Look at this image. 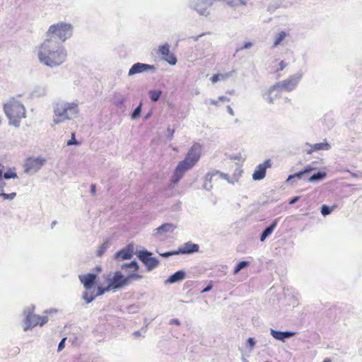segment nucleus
I'll use <instances>...</instances> for the list:
<instances>
[{
  "mask_svg": "<svg viewBox=\"0 0 362 362\" xmlns=\"http://www.w3.org/2000/svg\"><path fill=\"white\" fill-rule=\"evenodd\" d=\"M38 58L41 63L50 67L59 66L64 62L66 54L62 47L52 39H46L40 46Z\"/></svg>",
  "mask_w": 362,
  "mask_h": 362,
  "instance_id": "nucleus-1",
  "label": "nucleus"
},
{
  "mask_svg": "<svg viewBox=\"0 0 362 362\" xmlns=\"http://www.w3.org/2000/svg\"><path fill=\"white\" fill-rule=\"evenodd\" d=\"M123 267L132 269V272L127 274V276H124L121 272H115L113 277L110 279V283L105 288L98 286L97 291L98 296L103 295L105 291L121 288L129 285L133 281H138L142 278L141 275L137 274L139 265L135 261H132L129 264H124Z\"/></svg>",
  "mask_w": 362,
  "mask_h": 362,
  "instance_id": "nucleus-2",
  "label": "nucleus"
},
{
  "mask_svg": "<svg viewBox=\"0 0 362 362\" xmlns=\"http://www.w3.org/2000/svg\"><path fill=\"white\" fill-rule=\"evenodd\" d=\"M202 151V146L194 144L188 151L184 160L179 163L175 170L172 177L173 184H176L183 176L184 173L192 168L199 160Z\"/></svg>",
  "mask_w": 362,
  "mask_h": 362,
  "instance_id": "nucleus-3",
  "label": "nucleus"
},
{
  "mask_svg": "<svg viewBox=\"0 0 362 362\" xmlns=\"http://www.w3.org/2000/svg\"><path fill=\"white\" fill-rule=\"evenodd\" d=\"M54 112V122L59 124L76 116L78 112V105L75 103L59 102L56 104Z\"/></svg>",
  "mask_w": 362,
  "mask_h": 362,
  "instance_id": "nucleus-4",
  "label": "nucleus"
},
{
  "mask_svg": "<svg viewBox=\"0 0 362 362\" xmlns=\"http://www.w3.org/2000/svg\"><path fill=\"white\" fill-rule=\"evenodd\" d=\"M4 109L10 124L15 127H18L21 119L25 117L24 106L17 101H9L4 105Z\"/></svg>",
  "mask_w": 362,
  "mask_h": 362,
  "instance_id": "nucleus-5",
  "label": "nucleus"
},
{
  "mask_svg": "<svg viewBox=\"0 0 362 362\" xmlns=\"http://www.w3.org/2000/svg\"><path fill=\"white\" fill-rule=\"evenodd\" d=\"M72 34V26L70 24L60 23L51 25L47 32V39H52L54 42L57 37L62 42H64Z\"/></svg>",
  "mask_w": 362,
  "mask_h": 362,
  "instance_id": "nucleus-6",
  "label": "nucleus"
},
{
  "mask_svg": "<svg viewBox=\"0 0 362 362\" xmlns=\"http://www.w3.org/2000/svg\"><path fill=\"white\" fill-rule=\"evenodd\" d=\"M300 81V76H291L288 78L284 80L283 81L279 82L272 86L269 90V93L272 95V93H279L281 90L285 91H291L293 90L297 86ZM273 98L272 96L269 97V102L270 103H273Z\"/></svg>",
  "mask_w": 362,
  "mask_h": 362,
  "instance_id": "nucleus-7",
  "label": "nucleus"
},
{
  "mask_svg": "<svg viewBox=\"0 0 362 362\" xmlns=\"http://www.w3.org/2000/svg\"><path fill=\"white\" fill-rule=\"evenodd\" d=\"M199 247L197 244L192 243L191 242L185 243L183 245L180 247L177 251L168 252L160 255L163 257H169L171 255H179V254H192L197 252Z\"/></svg>",
  "mask_w": 362,
  "mask_h": 362,
  "instance_id": "nucleus-8",
  "label": "nucleus"
},
{
  "mask_svg": "<svg viewBox=\"0 0 362 362\" xmlns=\"http://www.w3.org/2000/svg\"><path fill=\"white\" fill-rule=\"evenodd\" d=\"M45 160L40 157L38 158H32L30 157L26 159L24 168L25 170L27 173L29 172H35L41 168V167L44 165Z\"/></svg>",
  "mask_w": 362,
  "mask_h": 362,
  "instance_id": "nucleus-9",
  "label": "nucleus"
},
{
  "mask_svg": "<svg viewBox=\"0 0 362 362\" xmlns=\"http://www.w3.org/2000/svg\"><path fill=\"white\" fill-rule=\"evenodd\" d=\"M47 322V317H42L40 315L29 314L27 315L25 319L26 327L25 330H27L28 328H31L35 327L37 325H43Z\"/></svg>",
  "mask_w": 362,
  "mask_h": 362,
  "instance_id": "nucleus-10",
  "label": "nucleus"
},
{
  "mask_svg": "<svg viewBox=\"0 0 362 362\" xmlns=\"http://www.w3.org/2000/svg\"><path fill=\"white\" fill-rule=\"evenodd\" d=\"M158 53L163 57V59L171 65H175L177 62L175 56L170 52V47L168 44L160 45L158 50Z\"/></svg>",
  "mask_w": 362,
  "mask_h": 362,
  "instance_id": "nucleus-11",
  "label": "nucleus"
},
{
  "mask_svg": "<svg viewBox=\"0 0 362 362\" xmlns=\"http://www.w3.org/2000/svg\"><path fill=\"white\" fill-rule=\"evenodd\" d=\"M272 166L270 160H266L263 163L259 164L252 174L255 180H262L266 175V170Z\"/></svg>",
  "mask_w": 362,
  "mask_h": 362,
  "instance_id": "nucleus-12",
  "label": "nucleus"
},
{
  "mask_svg": "<svg viewBox=\"0 0 362 362\" xmlns=\"http://www.w3.org/2000/svg\"><path fill=\"white\" fill-rule=\"evenodd\" d=\"M151 255V254L147 251H141L139 254L140 260L148 267L149 270L155 268L158 264V260Z\"/></svg>",
  "mask_w": 362,
  "mask_h": 362,
  "instance_id": "nucleus-13",
  "label": "nucleus"
},
{
  "mask_svg": "<svg viewBox=\"0 0 362 362\" xmlns=\"http://www.w3.org/2000/svg\"><path fill=\"white\" fill-rule=\"evenodd\" d=\"M155 66L153 65H149L142 63L134 64L129 71V75L132 76L136 74L145 72L147 71H154Z\"/></svg>",
  "mask_w": 362,
  "mask_h": 362,
  "instance_id": "nucleus-14",
  "label": "nucleus"
},
{
  "mask_svg": "<svg viewBox=\"0 0 362 362\" xmlns=\"http://www.w3.org/2000/svg\"><path fill=\"white\" fill-rule=\"evenodd\" d=\"M209 2L208 0H195L194 8L202 15H206L208 13V8Z\"/></svg>",
  "mask_w": 362,
  "mask_h": 362,
  "instance_id": "nucleus-15",
  "label": "nucleus"
},
{
  "mask_svg": "<svg viewBox=\"0 0 362 362\" xmlns=\"http://www.w3.org/2000/svg\"><path fill=\"white\" fill-rule=\"evenodd\" d=\"M79 279L84 287L88 290L90 289L96 279V275L93 274H88L83 276H80Z\"/></svg>",
  "mask_w": 362,
  "mask_h": 362,
  "instance_id": "nucleus-16",
  "label": "nucleus"
},
{
  "mask_svg": "<svg viewBox=\"0 0 362 362\" xmlns=\"http://www.w3.org/2000/svg\"><path fill=\"white\" fill-rule=\"evenodd\" d=\"M271 334L276 339H278L280 341H284V339L286 338L293 337L295 334V332H280V331H276V330L272 329Z\"/></svg>",
  "mask_w": 362,
  "mask_h": 362,
  "instance_id": "nucleus-17",
  "label": "nucleus"
},
{
  "mask_svg": "<svg viewBox=\"0 0 362 362\" xmlns=\"http://www.w3.org/2000/svg\"><path fill=\"white\" fill-rule=\"evenodd\" d=\"M310 148L307 150L308 154H311L315 151H318L321 150H329L330 148V145L327 142H322L315 144L314 145H310Z\"/></svg>",
  "mask_w": 362,
  "mask_h": 362,
  "instance_id": "nucleus-18",
  "label": "nucleus"
},
{
  "mask_svg": "<svg viewBox=\"0 0 362 362\" xmlns=\"http://www.w3.org/2000/svg\"><path fill=\"white\" fill-rule=\"evenodd\" d=\"M185 274L183 271H177L168 278V282L173 284L176 281L182 280L185 278Z\"/></svg>",
  "mask_w": 362,
  "mask_h": 362,
  "instance_id": "nucleus-19",
  "label": "nucleus"
},
{
  "mask_svg": "<svg viewBox=\"0 0 362 362\" xmlns=\"http://www.w3.org/2000/svg\"><path fill=\"white\" fill-rule=\"evenodd\" d=\"M313 170V168L308 166L305 170H302V171H300L299 173H295L293 175H289L288 179H287V181L290 182V181H291L294 178L301 179L304 174L310 173Z\"/></svg>",
  "mask_w": 362,
  "mask_h": 362,
  "instance_id": "nucleus-20",
  "label": "nucleus"
},
{
  "mask_svg": "<svg viewBox=\"0 0 362 362\" xmlns=\"http://www.w3.org/2000/svg\"><path fill=\"white\" fill-rule=\"evenodd\" d=\"M230 73H224V74H216L213 75L211 78V81L212 83H216L219 81H224L230 76Z\"/></svg>",
  "mask_w": 362,
  "mask_h": 362,
  "instance_id": "nucleus-21",
  "label": "nucleus"
},
{
  "mask_svg": "<svg viewBox=\"0 0 362 362\" xmlns=\"http://www.w3.org/2000/svg\"><path fill=\"white\" fill-rule=\"evenodd\" d=\"M276 226V221H275L270 226L267 227L262 233L260 240L264 241L267 236H269L274 230Z\"/></svg>",
  "mask_w": 362,
  "mask_h": 362,
  "instance_id": "nucleus-22",
  "label": "nucleus"
},
{
  "mask_svg": "<svg viewBox=\"0 0 362 362\" xmlns=\"http://www.w3.org/2000/svg\"><path fill=\"white\" fill-rule=\"evenodd\" d=\"M132 257V253L128 250H121L116 254V258L120 260L129 259Z\"/></svg>",
  "mask_w": 362,
  "mask_h": 362,
  "instance_id": "nucleus-23",
  "label": "nucleus"
},
{
  "mask_svg": "<svg viewBox=\"0 0 362 362\" xmlns=\"http://www.w3.org/2000/svg\"><path fill=\"white\" fill-rule=\"evenodd\" d=\"M287 33L284 31H281L278 33L275 37L273 47H277L281 43V42L286 37Z\"/></svg>",
  "mask_w": 362,
  "mask_h": 362,
  "instance_id": "nucleus-24",
  "label": "nucleus"
},
{
  "mask_svg": "<svg viewBox=\"0 0 362 362\" xmlns=\"http://www.w3.org/2000/svg\"><path fill=\"white\" fill-rule=\"evenodd\" d=\"M161 93H162L161 90H151L148 92L149 97H150L151 100L153 102H156L159 99Z\"/></svg>",
  "mask_w": 362,
  "mask_h": 362,
  "instance_id": "nucleus-25",
  "label": "nucleus"
},
{
  "mask_svg": "<svg viewBox=\"0 0 362 362\" xmlns=\"http://www.w3.org/2000/svg\"><path fill=\"white\" fill-rule=\"evenodd\" d=\"M326 175L327 174L325 173H324V172H318L317 173L314 174L313 175H312L308 179V180L310 182H315L316 180H319L323 179L324 177H326Z\"/></svg>",
  "mask_w": 362,
  "mask_h": 362,
  "instance_id": "nucleus-26",
  "label": "nucleus"
},
{
  "mask_svg": "<svg viewBox=\"0 0 362 362\" xmlns=\"http://www.w3.org/2000/svg\"><path fill=\"white\" fill-rule=\"evenodd\" d=\"M249 264V262L247 261H241L234 268L233 273L238 274L242 269L247 267Z\"/></svg>",
  "mask_w": 362,
  "mask_h": 362,
  "instance_id": "nucleus-27",
  "label": "nucleus"
},
{
  "mask_svg": "<svg viewBox=\"0 0 362 362\" xmlns=\"http://www.w3.org/2000/svg\"><path fill=\"white\" fill-rule=\"evenodd\" d=\"M174 228V226L171 223H165L163 224L161 226L158 228V230L159 231H169L173 230Z\"/></svg>",
  "mask_w": 362,
  "mask_h": 362,
  "instance_id": "nucleus-28",
  "label": "nucleus"
},
{
  "mask_svg": "<svg viewBox=\"0 0 362 362\" xmlns=\"http://www.w3.org/2000/svg\"><path fill=\"white\" fill-rule=\"evenodd\" d=\"M331 211H332V209H330L327 205H322V206L321 207V213L325 216L331 213Z\"/></svg>",
  "mask_w": 362,
  "mask_h": 362,
  "instance_id": "nucleus-29",
  "label": "nucleus"
},
{
  "mask_svg": "<svg viewBox=\"0 0 362 362\" xmlns=\"http://www.w3.org/2000/svg\"><path fill=\"white\" fill-rule=\"evenodd\" d=\"M4 177L5 179H11L17 177V174L13 171H8L4 174Z\"/></svg>",
  "mask_w": 362,
  "mask_h": 362,
  "instance_id": "nucleus-30",
  "label": "nucleus"
},
{
  "mask_svg": "<svg viewBox=\"0 0 362 362\" xmlns=\"http://www.w3.org/2000/svg\"><path fill=\"white\" fill-rule=\"evenodd\" d=\"M78 144L75 139V133H72L71 139L67 141V146L78 145Z\"/></svg>",
  "mask_w": 362,
  "mask_h": 362,
  "instance_id": "nucleus-31",
  "label": "nucleus"
},
{
  "mask_svg": "<svg viewBox=\"0 0 362 362\" xmlns=\"http://www.w3.org/2000/svg\"><path fill=\"white\" fill-rule=\"evenodd\" d=\"M141 105L140 104L133 112L132 115V119L136 118L141 113Z\"/></svg>",
  "mask_w": 362,
  "mask_h": 362,
  "instance_id": "nucleus-32",
  "label": "nucleus"
},
{
  "mask_svg": "<svg viewBox=\"0 0 362 362\" xmlns=\"http://www.w3.org/2000/svg\"><path fill=\"white\" fill-rule=\"evenodd\" d=\"M1 196H2L4 199H13L16 196V192H12L10 194L2 193V194H1Z\"/></svg>",
  "mask_w": 362,
  "mask_h": 362,
  "instance_id": "nucleus-33",
  "label": "nucleus"
},
{
  "mask_svg": "<svg viewBox=\"0 0 362 362\" xmlns=\"http://www.w3.org/2000/svg\"><path fill=\"white\" fill-rule=\"evenodd\" d=\"M287 66V64L284 61H281L279 63V67L274 69L275 72H279L280 71H282L286 66Z\"/></svg>",
  "mask_w": 362,
  "mask_h": 362,
  "instance_id": "nucleus-34",
  "label": "nucleus"
},
{
  "mask_svg": "<svg viewBox=\"0 0 362 362\" xmlns=\"http://www.w3.org/2000/svg\"><path fill=\"white\" fill-rule=\"evenodd\" d=\"M95 296H98L97 293L94 296L93 295H88V293L86 292L84 294V298L87 301V303L91 302Z\"/></svg>",
  "mask_w": 362,
  "mask_h": 362,
  "instance_id": "nucleus-35",
  "label": "nucleus"
},
{
  "mask_svg": "<svg viewBox=\"0 0 362 362\" xmlns=\"http://www.w3.org/2000/svg\"><path fill=\"white\" fill-rule=\"evenodd\" d=\"M66 338H64L59 344L58 351H60L64 348Z\"/></svg>",
  "mask_w": 362,
  "mask_h": 362,
  "instance_id": "nucleus-36",
  "label": "nucleus"
},
{
  "mask_svg": "<svg viewBox=\"0 0 362 362\" xmlns=\"http://www.w3.org/2000/svg\"><path fill=\"white\" fill-rule=\"evenodd\" d=\"M252 42H245L241 47L240 49H248V48H250L252 47Z\"/></svg>",
  "mask_w": 362,
  "mask_h": 362,
  "instance_id": "nucleus-37",
  "label": "nucleus"
},
{
  "mask_svg": "<svg viewBox=\"0 0 362 362\" xmlns=\"http://www.w3.org/2000/svg\"><path fill=\"white\" fill-rule=\"evenodd\" d=\"M247 343L250 344V347L252 348L255 345V341L252 338H249L247 339Z\"/></svg>",
  "mask_w": 362,
  "mask_h": 362,
  "instance_id": "nucleus-38",
  "label": "nucleus"
},
{
  "mask_svg": "<svg viewBox=\"0 0 362 362\" xmlns=\"http://www.w3.org/2000/svg\"><path fill=\"white\" fill-rule=\"evenodd\" d=\"M170 324H175L176 325H180V321L177 319H173V320H171Z\"/></svg>",
  "mask_w": 362,
  "mask_h": 362,
  "instance_id": "nucleus-39",
  "label": "nucleus"
},
{
  "mask_svg": "<svg viewBox=\"0 0 362 362\" xmlns=\"http://www.w3.org/2000/svg\"><path fill=\"white\" fill-rule=\"evenodd\" d=\"M211 288H212V285H209L204 289L202 290V293H205V292L209 291L211 289Z\"/></svg>",
  "mask_w": 362,
  "mask_h": 362,
  "instance_id": "nucleus-40",
  "label": "nucleus"
},
{
  "mask_svg": "<svg viewBox=\"0 0 362 362\" xmlns=\"http://www.w3.org/2000/svg\"><path fill=\"white\" fill-rule=\"evenodd\" d=\"M218 100H221V101H229V99L227 98L225 96H221L218 98Z\"/></svg>",
  "mask_w": 362,
  "mask_h": 362,
  "instance_id": "nucleus-41",
  "label": "nucleus"
},
{
  "mask_svg": "<svg viewBox=\"0 0 362 362\" xmlns=\"http://www.w3.org/2000/svg\"><path fill=\"white\" fill-rule=\"evenodd\" d=\"M91 192L93 194H95V186L93 185H91Z\"/></svg>",
  "mask_w": 362,
  "mask_h": 362,
  "instance_id": "nucleus-42",
  "label": "nucleus"
},
{
  "mask_svg": "<svg viewBox=\"0 0 362 362\" xmlns=\"http://www.w3.org/2000/svg\"><path fill=\"white\" fill-rule=\"evenodd\" d=\"M298 199V197H294L291 202H290V204H293L294 202H296L297 200Z\"/></svg>",
  "mask_w": 362,
  "mask_h": 362,
  "instance_id": "nucleus-43",
  "label": "nucleus"
},
{
  "mask_svg": "<svg viewBox=\"0 0 362 362\" xmlns=\"http://www.w3.org/2000/svg\"><path fill=\"white\" fill-rule=\"evenodd\" d=\"M228 110L230 115H233V110L230 106L228 107Z\"/></svg>",
  "mask_w": 362,
  "mask_h": 362,
  "instance_id": "nucleus-44",
  "label": "nucleus"
},
{
  "mask_svg": "<svg viewBox=\"0 0 362 362\" xmlns=\"http://www.w3.org/2000/svg\"><path fill=\"white\" fill-rule=\"evenodd\" d=\"M2 175H3V170L1 169V165L0 164V179L2 177Z\"/></svg>",
  "mask_w": 362,
  "mask_h": 362,
  "instance_id": "nucleus-45",
  "label": "nucleus"
},
{
  "mask_svg": "<svg viewBox=\"0 0 362 362\" xmlns=\"http://www.w3.org/2000/svg\"><path fill=\"white\" fill-rule=\"evenodd\" d=\"M211 104H213L214 105H218V102L215 101V100H213V101H211Z\"/></svg>",
  "mask_w": 362,
  "mask_h": 362,
  "instance_id": "nucleus-46",
  "label": "nucleus"
},
{
  "mask_svg": "<svg viewBox=\"0 0 362 362\" xmlns=\"http://www.w3.org/2000/svg\"><path fill=\"white\" fill-rule=\"evenodd\" d=\"M323 362H331V361L329 358H326L323 361Z\"/></svg>",
  "mask_w": 362,
  "mask_h": 362,
  "instance_id": "nucleus-47",
  "label": "nucleus"
}]
</instances>
